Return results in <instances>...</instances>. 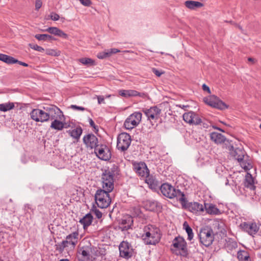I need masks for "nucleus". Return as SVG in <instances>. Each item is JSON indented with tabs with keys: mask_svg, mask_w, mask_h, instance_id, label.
<instances>
[{
	"mask_svg": "<svg viewBox=\"0 0 261 261\" xmlns=\"http://www.w3.org/2000/svg\"><path fill=\"white\" fill-rule=\"evenodd\" d=\"M120 256L128 259L134 255V249L132 246L127 241H122L119 246Z\"/></svg>",
	"mask_w": 261,
	"mask_h": 261,
	"instance_id": "f8f14e48",
	"label": "nucleus"
},
{
	"mask_svg": "<svg viewBox=\"0 0 261 261\" xmlns=\"http://www.w3.org/2000/svg\"><path fill=\"white\" fill-rule=\"evenodd\" d=\"M200 242L206 247L211 245L214 240L213 229L208 226L202 228L198 234Z\"/></svg>",
	"mask_w": 261,
	"mask_h": 261,
	"instance_id": "39448f33",
	"label": "nucleus"
},
{
	"mask_svg": "<svg viewBox=\"0 0 261 261\" xmlns=\"http://www.w3.org/2000/svg\"><path fill=\"white\" fill-rule=\"evenodd\" d=\"M149 204V207H147V209H148L149 211H152L153 210L156 206V203L155 202H151V201H148L147 202L146 206H147V205Z\"/></svg>",
	"mask_w": 261,
	"mask_h": 261,
	"instance_id": "49530a36",
	"label": "nucleus"
},
{
	"mask_svg": "<svg viewBox=\"0 0 261 261\" xmlns=\"http://www.w3.org/2000/svg\"><path fill=\"white\" fill-rule=\"evenodd\" d=\"M259 128L261 129V124L259 125Z\"/></svg>",
	"mask_w": 261,
	"mask_h": 261,
	"instance_id": "774afa93",
	"label": "nucleus"
},
{
	"mask_svg": "<svg viewBox=\"0 0 261 261\" xmlns=\"http://www.w3.org/2000/svg\"><path fill=\"white\" fill-rule=\"evenodd\" d=\"M79 61L83 65L87 66H91L95 65L94 60L89 58H82L79 59Z\"/></svg>",
	"mask_w": 261,
	"mask_h": 261,
	"instance_id": "ea45409f",
	"label": "nucleus"
},
{
	"mask_svg": "<svg viewBox=\"0 0 261 261\" xmlns=\"http://www.w3.org/2000/svg\"><path fill=\"white\" fill-rule=\"evenodd\" d=\"M153 73L156 75L157 76L160 77L162 74L164 73L163 72L158 70L156 68H152Z\"/></svg>",
	"mask_w": 261,
	"mask_h": 261,
	"instance_id": "864d4df0",
	"label": "nucleus"
},
{
	"mask_svg": "<svg viewBox=\"0 0 261 261\" xmlns=\"http://www.w3.org/2000/svg\"><path fill=\"white\" fill-rule=\"evenodd\" d=\"M106 98H109L111 97V95H106Z\"/></svg>",
	"mask_w": 261,
	"mask_h": 261,
	"instance_id": "338daca9",
	"label": "nucleus"
},
{
	"mask_svg": "<svg viewBox=\"0 0 261 261\" xmlns=\"http://www.w3.org/2000/svg\"><path fill=\"white\" fill-rule=\"evenodd\" d=\"M213 127H214L215 129H218V130H220V131H221V132H224V130H222V129H221V128H218V127H214V126H213Z\"/></svg>",
	"mask_w": 261,
	"mask_h": 261,
	"instance_id": "0e129e2a",
	"label": "nucleus"
},
{
	"mask_svg": "<svg viewBox=\"0 0 261 261\" xmlns=\"http://www.w3.org/2000/svg\"><path fill=\"white\" fill-rule=\"evenodd\" d=\"M43 108L45 110L47 121L50 119L54 120L56 119H59L60 120H65L62 111L57 107L54 105H48L43 107Z\"/></svg>",
	"mask_w": 261,
	"mask_h": 261,
	"instance_id": "423d86ee",
	"label": "nucleus"
},
{
	"mask_svg": "<svg viewBox=\"0 0 261 261\" xmlns=\"http://www.w3.org/2000/svg\"><path fill=\"white\" fill-rule=\"evenodd\" d=\"M204 101L208 105L216 108L221 110L227 108V106L222 101L219 100L216 96H213L210 98H207Z\"/></svg>",
	"mask_w": 261,
	"mask_h": 261,
	"instance_id": "a211bd4d",
	"label": "nucleus"
},
{
	"mask_svg": "<svg viewBox=\"0 0 261 261\" xmlns=\"http://www.w3.org/2000/svg\"><path fill=\"white\" fill-rule=\"evenodd\" d=\"M160 190L163 195L167 198L176 199L180 202L185 201V195L178 189H176L171 185L165 183L162 185Z\"/></svg>",
	"mask_w": 261,
	"mask_h": 261,
	"instance_id": "7ed1b4c3",
	"label": "nucleus"
},
{
	"mask_svg": "<svg viewBox=\"0 0 261 261\" xmlns=\"http://www.w3.org/2000/svg\"><path fill=\"white\" fill-rule=\"evenodd\" d=\"M197 163L200 167L209 165L211 163V158L206 155L201 156L197 159Z\"/></svg>",
	"mask_w": 261,
	"mask_h": 261,
	"instance_id": "473e14b6",
	"label": "nucleus"
},
{
	"mask_svg": "<svg viewBox=\"0 0 261 261\" xmlns=\"http://www.w3.org/2000/svg\"><path fill=\"white\" fill-rule=\"evenodd\" d=\"M70 108L73 110H77V111H84L85 108L83 107L77 106L76 105H71Z\"/></svg>",
	"mask_w": 261,
	"mask_h": 261,
	"instance_id": "603ef678",
	"label": "nucleus"
},
{
	"mask_svg": "<svg viewBox=\"0 0 261 261\" xmlns=\"http://www.w3.org/2000/svg\"><path fill=\"white\" fill-rule=\"evenodd\" d=\"M59 119H56L51 122L50 127L56 130H61L65 127V123Z\"/></svg>",
	"mask_w": 261,
	"mask_h": 261,
	"instance_id": "2f4dec72",
	"label": "nucleus"
},
{
	"mask_svg": "<svg viewBox=\"0 0 261 261\" xmlns=\"http://www.w3.org/2000/svg\"><path fill=\"white\" fill-rule=\"evenodd\" d=\"M144 177L145 178V182L148 184L149 188L151 189H155L156 188L157 181L152 176H150L149 173L147 176Z\"/></svg>",
	"mask_w": 261,
	"mask_h": 261,
	"instance_id": "e433bc0d",
	"label": "nucleus"
},
{
	"mask_svg": "<svg viewBox=\"0 0 261 261\" xmlns=\"http://www.w3.org/2000/svg\"><path fill=\"white\" fill-rule=\"evenodd\" d=\"M186 208L196 215H199L204 212L203 205L197 202L188 203L186 205Z\"/></svg>",
	"mask_w": 261,
	"mask_h": 261,
	"instance_id": "412c9836",
	"label": "nucleus"
},
{
	"mask_svg": "<svg viewBox=\"0 0 261 261\" xmlns=\"http://www.w3.org/2000/svg\"><path fill=\"white\" fill-rule=\"evenodd\" d=\"M202 89L204 91H207L208 93L211 92L209 87L204 84L202 85Z\"/></svg>",
	"mask_w": 261,
	"mask_h": 261,
	"instance_id": "13d9d810",
	"label": "nucleus"
},
{
	"mask_svg": "<svg viewBox=\"0 0 261 261\" xmlns=\"http://www.w3.org/2000/svg\"><path fill=\"white\" fill-rule=\"evenodd\" d=\"M204 210H205L206 213L210 215H217L220 214V211L217 206L212 203H204Z\"/></svg>",
	"mask_w": 261,
	"mask_h": 261,
	"instance_id": "b1692460",
	"label": "nucleus"
},
{
	"mask_svg": "<svg viewBox=\"0 0 261 261\" xmlns=\"http://www.w3.org/2000/svg\"><path fill=\"white\" fill-rule=\"evenodd\" d=\"M92 211L98 219L102 218V213L96 206H94L92 208Z\"/></svg>",
	"mask_w": 261,
	"mask_h": 261,
	"instance_id": "c03bdc74",
	"label": "nucleus"
},
{
	"mask_svg": "<svg viewBox=\"0 0 261 261\" xmlns=\"http://www.w3.org/2000/svg\"><path fill=\"white\" fill-rule=\"evenodd\" d=\"M238 258L239 261H251L249 253L245 250L238 251Z\"/></svg>",
	"mask_w": 261,
	"mask_h": 261,
	"instance_id": "c9c22d12",
	"label": "nucleus"
},
{
	"mask_svg": "<svg viewBox=\"0 0 261 261\" xmlns=\"http://www.w3.org/2000/svg\"><path fill=\"white\" fill-rule=\"evenodd\" d=\"M79 233L77 231H74L66 236V239L71 244V249L75 248L78 243Z\"/></svg>",
	"mask_w": 261,
	"mask_h": 261,
	"instance_id": "cd10ccee",
	"label": "nucleus"
},
{
	"mask_svg": "<svg viewBox=\"0 0 261 261\" xmlns=\"http://www.w3.org/2000/svg\"><path fill=\"white\" fill-rule=\"evenodd\" d=\"M131 141V137L128 134L122 133L117 137V148L121 151H124L128 148Z\"/></svg>",
	"mask_w": 261,
	"mask_h": 261,
	"instance_id": "6e6552de",
	"label": "nucleus"
},
{
	"mask_svg": "<svg viewBox=\"0 0 261 261\" xmlns=\"http://www.w3.org/2000/svg\"><path fill=\"white\" fill-rule=\"evenodd\" d=\"M14 103L12 102L0 104V111L2 112H7L14 109Z\"/></svg>",
	"mask_w": 261,
	"mask_h": 261,
	"instance_id": "58836bf2",
	"label": "nucleus"
},
{
	"mask_svg": "<svg viewBox=\"0 0 261 261\" xmlns=\"http://www.w3.org/2000/svg\"><path fill=\"white\" fill-rule=\"evenodd\" d=\"M42 5L41 0H36L35 3V10L38 11Z\"/></svg>",
	"mask_w": 261,
	"mask_h": 261,
	"instance_id": "3c124183",
	"label": "nucleus"
},
{
	"mask_svg": "<svg viewBox=\"0 0 261 261\" xmlns=\"http://www.w3.org/2000/svg\"><path fill=\"white\" fill-rule=\"evenodd\" d=\"M0 60L8 64H15L17 62H18V60L17 59H15L12 57L1 53Z\"/></svg>",
	"mask_w": 261,
	"mask_h": 261,
	"instance_id": "f704fd0d",
	"label": "nucleus"
},
{
	"mask_svg": "<svg viewBox=\"0 0 261 261\" xmlns=\"http://www.w3.org/2000/svg\"><path fill=\"white\" fill-rule=\"evenodd\" d=\"M97 57L98 59H103L109 57H110V53L109 52V50H108V49H107V50H105V51H103L102 52L99 53L97 54Z\"/></svg>",
	"mask_w": 261,
	"mask_h": 261,
	"instance_id": "79ce46f5",
	"label": "nucleus"
},
{
	"mask_svg": "<svg viewBox=\"0 0 261 261\" xmlns=\"http://www.w3.org/2000/svg\"><path fill=\"white\" fill-rule=\"evenodd\" d=\"M89 121V124H90V126L91 127H93L94 129H96V127L97 126L95 125V123L93 121V120L91 118H90Z\"/></svg>",
	"mask_w": 261,
	"mask_h": 261,
	"instance_id": "4d7b16f0",
	"label": "nucleus"
},
{
	"mask_svg": "<svg viewBox=\"0 0 261 261\" xmlns=\"http://www.w3.org/2000/svg\"><path fill=\"white\" fill-rule=\"evenodd\" d=\"M183 228L186 230L188 234V240H192L194 237V233L192 229L188 224L187 221H185L183 224Z\"/></svg>",
	"mask_w": 261,
	"mask_h": 261,
	"instance_id": "4c0bfd02",
	"label": "nucleus"
},
{
	"mask_svg": "<svg viewBox=\"0 0 261 261\" xmlns=\"http://www.w3.org/2000/svg\"><path fill=\"white\" fill-rule=\"evenodd\" d=\"M83 142L87 148L94 149L99 145L98 138L93 134L85 135L83 139Z\"/></svg>",
	"mask_w": 261,
	"mask_h": 261,
	"instance_id": "2eb2a0df",
	"label": "nucleus"
},
{
	"mask_svg": "<svg viewBox=\"0 0 261 261\" xmlns=\"http://www.w3.org/2000/svg\"><path fill=\"white\" fill-rule=\"evenodd\" d=\"M30 117L32 119L36 122H47L45 110L34 109L30 113Z\"/></svg>",
	"mask_w": 261,
	"mask_h": 261,
	"instance_id": "dca6fc26",
	"label": "nucleus"
},
{
	"mask_svg": "<svg viewBox=\"0 0 261 261\" xmlns=\"http://www.w3.org/2000/svg\"><path fill=\"white\" fill-rule=\"evenodd\" d=\"M50 17L51 19L54 21L58 20L60 18L59 15L58 14L54 12L50 13Z\"/></svg>",
	"mask_w": 261,
	"mask_h": 261,
	"instance_id": "09e8293b",
	"label": "nucleus"
},
{
	"mask_svg": "<svg viewBox=\"0 0 261 261\" xmlns=\"http://www.w3.org/2000/svg\"><path fill=\"white\" fill-rule=\"evenodd\" d=\"M29 46L32 49H33L35 50L38 51L39 52L42 53L44 51V49L41 46H40L37 44H30Z\"/></svg>",
	"mask_w": 261,
	"mask_h": 261,
	"instance_id": "a18cd8bd",
	"label": "nucleus"
},
{
	"mask_svg": "<svg viewBox=\"0 0 261 261\" xmlns=\"http://www.w3.org/2000/svg\"><path fill=\"white\" fill-rule=\"evenodd\" d=\"M141 119L142 113L140 112H135L125 120L124 123V126L127 129H132L140 123Z\"/></svg>",
	"mask_w": 261,
	"mask_h": 261,
	"instance_id": "1a4fd4ad",
	"label": "nucleus"
},
{
	"mask_svg": "<svg viewBox=\"0 0 261 261\" xmlns=\"http://www.w3.org/2000/svg\"><path fill=\"white\" fill-rule=\"evenodd\" d=\"M96 156L100 160L109 161L111 158V153L109 148L106 145H99L94 150Z\"/></svg>",
	"mask_w": 261,
	"mask_h": 261,
	"instance_id": "4468645a",
	"label": "nucleus"
},
{
	"mask_svg": "<svg viewBox=\"0 0 261 261\" xmlns=\"http://www.w3.org/2000/svg\"><path fill=\"white\" fill-rule=\"evenodd\" d=\"M244 184L246 188H247L251 190H254L255 189L254 178L252 175L249 173H247L245 175Z\"/></svg>",
	"mask_w": 261,
	"mask_h": 261,
	"instance_id": "a878e982",
	"label": "nucleus"
},
{
	"mask_svg": "<svg viewBox=\"0 0 261 261\" xmlns=\"http://www.w3.org/2000/svg\"><path fill=\"white\" fill-rule=\"evenodd\" d=\"M97 99H98V104H101L102 103H105V99L103 96H97Z\"/></svg>",
	"mask_w": 261,
	"mask_h": 261,
	"instance_id": "6e6d98bb",
	"label": "nucleus"
},
{
	"mask_svg": "<svg viewBox=\"0 0 261 261\" xmlns=\"http://www.w3.org/2000/svg\"><path fill=\"white\" fill-rule=\"evenodd\" d=\"M182 117L184 120L189 124L198 125L202 122L201 119L200 117L193 112L184 113Z\"/></svg>",
	"mask_w": 261,
	"mask_h": 261,
	"instance_id": "f3484780",
	"label": "nucleus"
},
{
	"mask_svg": "<svg viewBox=\"0 0 261 261\" xmlns=\"http://www.w3.org/2000/svg\"><path fill=\"white\" fill-rule=\"evenodd\" d=\"M172 245L174 247L179 250L178 253H176L177 255H180L183 257H187L188 255L187 244L183 238L180 237H176L173 241Z\"/></svg>",
	"mask_w": 261,
	"mask_h": 261,
	"instance_id": "9d476101",
	"label": "nucleus"
},
{
	"mask_svg": "<svg viewBox=\"0 0 261 261\" xmlns=\"http://www.w3.org/2000/svg\"><path fill=\"white\" fill-rule=\"evenodd\" d=\"M152 125L160 117L161 110L156 106L150 107L149 109H145L142 110Z\"/></svg>",
	"mask_w": 261,
	"mask_h": 261,
	"instance_id": "9b49d317",
	"label": "nucleus"
},
{
	"mask_svg": "<svg viewBox=\"0 0 261 261\" xmlns=\"http://www.w3.org/2000/svg\"><path fill=\"white\" fill-rule=\"evenodd\" d=\"M134 169L137 174L142 177L147 176L149 173V170L144 162L134 164Z\"/></svg>",
	"mask_w": 261,
	"mask_h": 261,
	"instance_id": "aec40b11",
	"label": "nucleus"
},
{
	"mask_svg": "<svg viewBox=\"0 0 261 261\" xmlns=\"http://www.w3.org/2000/svg\"><path fill=\"white\" fill-rule=\"evenodd\" d=\"M67 133L77 142L79 141L81 136L82 134L83 129L81 127L79 126L73 129L67 130Z\"/></svg>",
	"mask_w": 261,
	"mask_h": 261,
	"instance_id": "393cba45",
	"label": "nucleus"
},
{
	"mask_svg": "<svg viewBox=\"0 0 261 261\" xmlns=\"http://www.w3.org/2000/svg\"><path fill=\"white\" fill-rule=\"evenodd\" d=\"M35 37L39 41H46L53 39V37L48 34H36Z\"/></svg>",
	"mask_w": 261,
	"mask_h": 261,
	"instance_id": "a19ab883",
	"label": "nucleus"
},
{
	"mask_svg": "<svg viewBox=\"0 0 261 261\" xmlns=\"http://www.w3.org/2000/svg\"><path fill=\"white\" fill-rule=\"evenodd\" d=\"M210 138L216 144H221L225 142V137L220 133L213 132L210 134Z\"/></svg>",
	"mask_w": 261,
	"mask_h": 261,
	"instance_id": "c85d7f7f",
	"label": "nucleus"
},
{
	"mask_svg": "<svg viewBox=\"0 0 261 261\" xmlns=\"http://www.w3.org/2000/svg\"><path fill=\"white\" fill-rule=\"evenodd\" d=\"M240 227L243 231L253 237L257 233L259 229V225L254 221L242 222Z\"/></svg>",
	"mask_w": 261,
	"mask_h": 261,
	"instance_id": "ddd939ff",
	"label": "nucleus"
},
{
	"mask_svg": "<svg viewBox=\"0 0 261 261\" xmlns=\"http://www.w3.org/2000/svg\"><path fill=\"white\" fill-rule=\"evenodd\" d=\"M24 210L26 213H29V210H31L32 213L34 212V209L29 204H26L24 205Z\"/></svg>",
	"mask_w": 261,
	"mask_h": 261,
	"instance_id": "8fccbe9b",
	"label": "nucleus"
},
{
	"mask_svg": "<svg viewBox=\"0 0 261 261\" xmlns=\"http://www.w3.org/2000/svg\"><path fill=\"white\" fill-rule=\"evenodd\" d=\"M16 63H18L19 65H21L22 66H23L24 67H28V64L24 63V62H22L21 61H19L18 60V62H16Z\"/></svg>",
	"mask_w": 261,
	"mask_h": 261,
	"instance_id": "bf43d9fd",
	"label": "nucleus"
},
{
	"mask_svg": "<svg viewBox=\"0 0 261 261\" xmlns=\"http://www.w3.org/2000/svg\"><path fill=\"white\" fill-rule=\"evenodd\" d=\"M213 225L215 228H217L218 230H220V231H222V229H223L224 224L222 221L216 220L215 221Z\"/></svg>",
	"mask_w": 261,
	"mask_h": 261,
	"instance_id": "37998d69",
	"label": "nucleus"
},
{
	"mask_svg": "<svg viewBox=\"0 0 261 261\" xmlns=\"http://www.w3.org/2000/svg\"><path fill=\"white\" fill-rule=\"evenodd\" d=\"M133 224V220L132 217L127 216L122 219L120 226L122 230H127L130 228Z\"/></svg>",
	"mask_w": 261,
	"mask_h": 261,
	"instance_id": "5701e85b",
	"label": "nucleus"
},
{
	"mask_svg": "<svg viewBox=\"0 0 261 261\" xmlns=\"http://www.w3.org/2000/svg\"><path fill=\"white\" fill-rule=\"evenodd\" d=\"M230 154L231 156L237 160L240 163L241 166L245 170H249L251 167V164L247 163L244 161V158L245 156V151L239 148H234L231 146L229 149Z\"/></svg>",
	"mask_w": 261,
	"mask_h": 261,
	"instance_id": "0eeeda50",
	"label": "nucleus"
},
{
	"mask_svg": "<svg viewBox=\"0 0 261 261\" xmlns=\"http://www.w3.org/2000/svg\"><path fill=\"white\" fill-rule=\"evenodd\" d=\"M144 233L142 235L143 240L146 245H155L161 238L160 230L152 225L145 227Z\"/></svg>",
	"mask_w": 261,
	"mask_h": 261,
	"instance_id": "f03ea898",
	"label": "nucleus"
},
{
	"mask_svg": "<svg viewBox=\"0 0 261 261\" xmlns=\"http://www.w3.org/2000/svg\"><path fill=\"white\" fill-rule=\"evenodd\" d=\"M109 193L101 189L96 191L94 199L97 206L100 208H107L110 204L111 199Z\"/></svg>",
	"mask_w": 261,
	"mask_h": 261,
	"instance_id": "20e7f679",
	"label": "nucleus"
},
{
	"mask_svg": "<svg viewBox=\"0 0 261 261\" xmlns=\"http://www.w3.org/2000/svg\"><path fill=\"white\" fill-rule=\"evenodd\" d=\"M90 254L88 247H82L79 249L76 257L77 258L82 261H85L90 258Z\"/></svg>",
	"mask_w": 261,
	"mask_h": 261,
	"instance_id": "4be33fe9",
	"label": "nucleus"
},
{
	"mask_svg": "<svg viewBox=\"0 0 261 261\" xmlns=\"http://www.w3.org/2000/svg\"><path fill=\"white\" fill-rule=\"evenodd\" d=\"M177 106L179 107V108H181V109H183L184 110H186V109L187 108L189 107V106H188V105H177Z\"/></svg>",
	"mask_w": 261,
	"mask_h": 261,
	"instance_id": "052dcab7",
	"label": "nucleus"
},
{
	"mask_svg": "<svg viewBox=\"0 0 261 261\" xmlns=\"http://www.w3.org/2000/svg\"><path fill=\"white\" fill-rule=\"evenodd\" d=\"M93 219L92 215L90 213H88L81 219L79 222L83 225V228L85 229L91 224Z\"/></svg>",
	"mask_w": 261,
	"mask_h": 261,
	"instance_id": "c756f323",
	"label": "nucleus"
},
{
	"mask_svg": "<svg viewBox=\"0 0 261 261\" xmlns=\"http://www.w3.org/2000/svg\"><path fill=\"white\" fill-rule=\"evenodd\" d=\"M43 32H47L50 34H54L60 37L66 38L67 35L61 30L56 27H49L46 30H42Z\"/></svg>",
	"mask_w": 261,
	"mask_h": 261,
	"instance_id": "bb28decb",
	"label": "nucleus"
},
{
	"mask_svg": "<svg viewBox=\"0 0 261 261\" xmlns=\"http://www.w3.org/2000/svg\"><path fill=\"white\" fill-rule=\"evenodd\" d=\"M228 184H229V180L228 179L226 178L225 179V185L227 186V185H228Z\"/></svg>",
	"mask_w": 261,
	"mask_h": 261,
	"instance_id": "680f3d73",
	"label": "nucleus"
},
{
	"mask_svg": "<svg viewBox=\"0 0 261 261\" xmlns=\"http://www.w3.org/2000/svg\"><path fill=\"white\" fill-rule=\"evenodd\" d=\"M109 52L110 53V56H111L112 54H114L117 53H119L120 51V50L117 48H111L110 49H108Z\"/></svg>",
	"mask_w": 261,
	"mask_h": 261,
	"instance_id": "5fc2aeb1",
	"label": "nucleus"
},
{
	"mask_svg": "<svg viewBox=\"0 0 261 261\" xmlns=\"http://www.w3.org/2000/svg\"><path fill=\"white\" fill-rule=\"evenodd\" d=\"M119 94L124 98H129L131 97L139 96L142 98H146L147 94L145 93H141L135 90H120L118 92Z\"/></svg>",
	"mask_w": 261,
	"mask_h": 261,
	"instance_id": "6ab92c4d",
	"label": "nucleus"
},
{
	"mask_svg": "<svg viewBox=\"0 0 261 261\" xmlns=\"http://www.w3.org/2000/svg\"><path fill=\"white\" fill-rule=\"evenodd\" d=\"M185 5L186 7L191 10H194L203 6V4L201 3L193 1H186Z\"/></svg>",
	"mask_w": 261,
	"mask_h": 261,
	"instance_id": "72a5a7b5",
	"label": "nucleus"
},
{
	"mask_svg": "<svg viewBox=\"0 0 261 261\" xmlns=\"http://www.w3.org/2000/svg\"><path fill=\"white\" fill-rule=\"evenodd\" d=\"M248 61H254V59L253 58H248Z\"/></svg>",
	"mask_w": 261,
	"mask_h": 261,
	"instance_id": "69168bd1",
	"label": "nucleus"
},
{
	"mask_svg": "<svg viewBox=\"0 0 261 261\" xmlns=\"http://www.w3.org/2000/svg\"><path fill=\"white\" fill-rule=\"evenodd\" d=\"M236 27H238V28L239 29H240L241 30H242V27H241L240 25H238V24H236Z\"/></svg>",
	"mask_w": 261,
	"mask_h": 261,
	"instance_id": "e2e57ef3",
	"label": "nucleus"
},
{
	"mask_svg": "<svg viewBox=\"0 0 261 261\" xmlns=\"http://www.w3.org/2000/svg\"><path fill=\"white\" fill-rule=\"evenodd\" d=\"M56 249L60 253L63 252L64 249L67 247H70L71 249V244L66 239L62 241L61 243L56 244Z\"/></svg>",
	"mask_w": 261,
	"mask_h": 261,
	"instance_id": "7c9ffc66",
	"label": "nucleus"
},
{
	"mask_svg": "<svg viewBox=\"0 0 261 261\" xmlns=\"http://www.w3.org/2000/svg\"><path fill=\"white\" fill-rule=\"evenodd\" d=\"M119 174V168L117 166L113 165L108 168L102 174V182L103 190L111 192L114 189V177Z\"/></svg>",
	"mask_w": 261,
	"mask_h": 261,
	"instance_id": "f257e3e1",
	"label": "nucleus"
},
{
	"mask_svg": "<svg viewBox=\"0 0 261 261\" xmlns=\"http://www.w3.org/2000/svg\"><path fill=\"white\" fill-rule=\"evenodd\" d=\"M80 3L84 6L89 7L92 4L91 0H79Z\"/></svg>",
	"mask_w": 261,
	"mask_h": 261,
	"instance_id": "de8ad7c7",
	"label": "nucleus"
}]
</instances>
